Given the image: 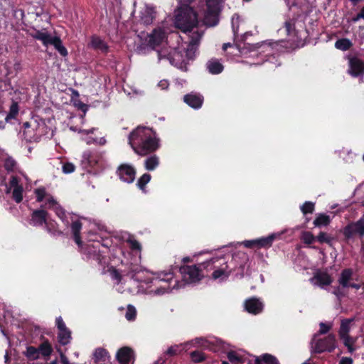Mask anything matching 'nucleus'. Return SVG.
Listing matches in <instances>:
<instances>
[{"mask_svg":"<svg viewBox=\"0 0 364 364\" xmlns=\"http://www.w3.org/2000/svg\"><path fill=\"white\" fill-rule=\"evenodd\" d=\"M47 209L53 211L65 225H68V218H71V230L74 240L78 245L80 251L86 256L87 259L95 260L99 264H105L106 263V259L103 255L105 252L100 250V247L102 246L103 249H107V245L101 242L103 237L95 232V228L88 232L87 243L84 247L80 237V232L82 228L81 223L77 220H73L71 214L66 213L58 202L53 196L48 195Z\"/></svg>","mask_w":364,"mask_h":364,"instance_id":"obj_1","label":"nucleus"},{"mask_svg":"<svg viewBox=\"0 0 364 364\" xmlns=\"http://www.w3.org/2000/svg\"><path fill=\"white\" fill-rule=\"evenodd\" d=\"M117 173L122 181L131 183L135 179L136 171L132 165L123 164L117 168Z\"/></svg>","mask_w":364,"mask_h":364,"instance_id":"obj_14","label":"nucleus"},{"mask_svg":"<svg viewBox=\"0 0 364 364\" xmlns=\"http://www.w3.org/2000/svg\"><path fill=\"white\" fill-rule=\"evenodd\" d=\"M284 232L285 230H283L282 232L272 233L267 237L257 238L258 248L271 247L273 242L277 239H279Z\"/></svg>","mask_w":364,"mask_h":364,"instance_id":"obj_28","label":"nucleus"},{"mask_svg":"<svg viewBox=\"0 0 364 364\" xmlns=\"http://www.w3.org/2000/svg\"><path fill=\"white\" fill-rule=\"evenodd\" d=\"M166 38V32L161 28H156L148 36V45L152 48H155L160 45Z\"/></svg>","mask_w":364,"mask_h":364,"instance_id":"obj_20","label":"nucleus"},{"mask_svg":"<svg viewBox=\"0 0 364 364\" xmlns=\"http://www.w3.org/2000/svg\"><path fill=\"white\" fill-rule=\"evenodd\" d=\"M336 347V337L329 334L323 339L316 340L315 338L311 343V348L313 353H320L324 351H333Z\"/></svg>","mask_w":364,"mask_h":364,"instance_id":"obj_11","label":"nucleus"},{"mask_svg":"<svg viewBox=\"0 0 364 364\" xmlns=\"http://www.w3.org/2000/svg\"><path fill=\"white\" fill-rule=\"evenodd\" d=\"M89 46L93 49L101 50L102 52H107L108 49L107 44L100 37L96 36L91 37Z\"/></svg>","mask_w":364,"mask_h":364,"instance_id":"obj_31","label":"nucleus"},{"mask_svg":"<svg viewBox=\"0 0 364 364\" xmlns=\"http://www.w3.org/2000/svg\"><path fill=\"white\" fill-rule=\"evenodd\" d=\"M96 364H109V355L106 350L97 348L93 353Z\"/></svg>","mask_w":364,"mask_h":364,"instance_id":"obj_30","label":"nucleus"},{"mask_svg":"<svg viewBox=\"0 0 364 364\" xmlns=\"http://www.w3.org/2000/svg\"><path fill=\"white\" fill-rule=\"evenodd\" d=\"M349 73L353 77H358L364 74V63L357 58H352L349 61Z\"/></svg>","mask_w":364,"mask_h":364,"instance_id":"obj_24","label":"nucleus"},{"mask_svg":"<svg viewBox=\"0 0 364 364\" xmlns=\"http://www.w3.org/2000/svg\"><path fill=\"white\" fill-rule=\"evenodd\" d=\"M188 350V348L186 347V346H185L184 343H181L180 345H176V346H171L170 348H168L166 353L169 355H174L179 353L182 350Z\"/></svg>","mask_w":364,"mask_h":364,"instance_id":"obj_41","label":"nucleus"},{"mask_svg":"<svg viewBox=\"0 0 364 364\" xmlns=\"http://www.w3.org/2000/svg\"><path fill=\"white\" fill-rule=\"evenodd\" d=\"M320 329H319V333L320 334H325L332 327L331 323H320Z\"/></svg>","mask_w":364,"mask_h":364,"instance_id":"obj_57","label":"nucleus"},{"mask_svg":"<svg viewBox=\"0 0 364 364\" xmlns=\"http://www.w3.org/2000/svg\"><path fill=\"white\" fill-rule=\"evenodd\" d=\"M38 118L39 115H32L30 121L23 123V127L24 129L23 131V134L26 140H30L32 137L31 131L29 130L30 128L32 131L39 128L40 124L38 122Z\"/></svg>","mask_w":364,"mask_h":364,"instance_id":"obj_23","label":"nucleus"},{"mask_svg":"<svg viewBox=\"0 0 364 364\" xmlns=\"http://www.w3.org/2000/svg\"><path fill=\"white\" fill-rule=\"evenodd\" d=\"M256 356L247 355L241 352L232 351L228 354V358L232 364H247L248 360L254 364V358Z\"/></svg>","mask_w":364,"mask_h":364,"instance_id":"obj_18","label":"nucleus"},{"mask_svg":"<svg viewBox=\"0 0 364 364\" xmlns=\"http://www.w3.org/2000/svg\"><path fill=\"white\" fill-rule=\"evenodd\" d=\"M55 325L58 330V342L63 346L68 344L71 340V331L67 328L61 316L56 318Z\"/></svg>","mask_w":364,"mask_h":364,"instance_id":"obj_13","label":"nucleus"},{"mask_svg":"<svg viewBox=\"0 0 364 364\" xmlns=\"http://www.w3.org/2000/svg\"><path fill=\"white\" fill-rule=\"evenodd\" d=\"M199 14L190 7L188 4L178 8L175 11L174 24L181 31L191 32L198 25Z\"/></svg>","mask_w":364,"mask_h":364,"instance_id":"obj_7","label":"nucleus"},{"mask_svg":"<svg viewBox=\"0 0 364 364\" xmlns=\"http://www.w3.org/2000/svg\"><path fill=\"white\" fill-rule=\"evenodd\" d=\"M103 164L104 159L102 153L90 151H85L82 153L80 166L88 172L101 168Z\"/></svg>","mask_w":364,"mask_h":364,"instance_id":"obj_9","label":"nucleus"},{"mask_svg":"<svg viewBox=\"0 0 364 364\" xmlns=\"http://www.w3.org/2000/svg\"><path fill=\"white\" fill-rule=\"evenodd\" d=\"M184 102L190 107L198 109L202 106L203 97L198 94H188L184 96Z\"/></svg>","mask_w":364,"mask_h":364,"instance_id":"obj_29","label":"nucleus"},{"mask_svg":"<svg viewBox=\"0 0 364 364\" xmlns=\"http://www.w3.org/2000/svg\"><path fill=\"white\" fill-rule=\"evenodd\" d=\"M58 351L60 353L62 363L63 364H71L70 363V361L68 360V359L67 358V357L62 353V351H60V350H58Z\"/></svg>","mask_w":364,"mask_h":364,"instance_id":"obj_62","label":"nucleus"},{"mask_svg":"<svg viewBox=\"0 0 364 364\" xmlns=\"http://www.w3.org/2000/svg\"><path fill=\"white\" fill-rule=\"evenodd\" d=\"M4 166L8 171H14L16 166V161L11 156H8L4 160Z\"/></svg>","mask_w":364,"mask_h":364,"instance_id":"obj_44","label":"nucleus"},{"mask_svg":"<svg viewBox=\"0 0 364 364\" xmlns=\"http://www.w3.org/2000/svg\"><path fill=\"white\" fill-rule=\"evenodd\" d=\"M351 42L347 38L339 39L335 43V47L337 49L343 51L348 50L351 47Z\"/></svg>","mask_w":364,"mask_h":364,"instance_id":"obj_40","label":"nucleus"},{"mask_svg":"<svg viewBox=\"0 0 364 364\" xmlns=\"http://www.w3.org/2000/svg\"><path fill=\"white\" fill-rule=\"evenodd\" d=\"M206 340L203 339V338H196L192 341L184 343V345L186 346L188 350L189 348L195 346L206 347Z\"/></svg>","mask_w":364,"mask_h":364,"instance_id":"obj_38","label":"nucleus"},{"mask_svg":"<svg viewBox=\"0 0 364 364\" xmlns=\"http://www.w3.org/2000/svg\"><path fill=\"white\" fill-rule=\"evenodd\" d=\"M301 238H302L303 241L306 244H311L316 240L315 237L310 232H303Z\"/></svg>","mask_w":364,"mask_h":364,"instance_id":"obj_51","label":"nucleus"},{"mask_svg":"<svg viewBox=\"0 0 364 364\" xmlns=\"http://www.w3.org/2000/svg\"><path fill=\"white\" fill-rule=\"evenodd\" d=\"M316 239L321 243L326 242L329 245L331 244V242L333 240V238L331 236H329L328 235L323 232H321L319 235L317 236Z\"/></svg>","mask_w":364,"mask_h":364,"instance_id":"obj_48","label":"nucleus"},{"mask_svg":"<svg viewBox=\"0 0 364 364\" xmlns=\"http://www.w3.org/2000/svg\"><path fill=\"white\" fill-rule=\"evenodd\" d=\"M110 274L113 279H115L117 281V284H122L123 282L122 278L119 274V272L116 270L115 269H112L110 270Z\"/></svg>","mask_w":364,"mask_h":364,"instance_id":"obj_56","label":"nucleus"},{"mask_svg":"<svg viewBox=\"0 0 364 364\" xmlns=\"http://www.w3.org/2000/svg\"><path fill=\"white\" fill-rule=\"evenodd\" d=\"M247 261V256L245 253L218 255L207 260L204 267L207 271L212 272L213 280L222 282L227 280L232 272L242 274Z\"/></svg>","mask_w":364,"mask_h":364,"instance_id":"obj_2","label":"nucleus"},{"mask_svg":"<svg viewBox=\"0 0 364 364\" xmlns=\"http://www.w3.org/2000/svg\"><path fill=\"white\" fill-rule=\"evenodd\" d=\"M331 222L330 216L326 214H318L314 221L316 227L327 226Z\"/></svg>","mask_w":364,"mask_h":364,"instance_id":"obj_37","label":"nucleus"},{"mask_svg":"<svg viewBox=\"0 0 364 364\" xmlns=\"http://www.w3.org/2000/svg\"><path fill=\"white\" fill-rule=\"evenodd\" d=\"M128 142L133 151L141 156L154 152L161 146V139L157 133L144 126L135 128L129 134Z\"/></svg>","mask_w":364,"mask_h":364,"instance_id":"obj_3","label":"nucleus"},{"mask_svg":"<svg viewBox=\"0 0 364 364\" xmlns=\"http://www.w3.org/2000/svg\"><path fill=\"white\" fill-rule=\"evenodd\" d=\"M151 272L137 264H131L123 276L122 284H117L116 289L121 293L127 291L132 294H144L146 286L151 281Z\"/></svg>","mask_w":364,"mask_h":364,"instance_id":"obj_4","label":"nucleus"},{"mask_svg":"<svg viewBox=\"0 0 364 364\" xmlns=\"http://www.w3.org/2000/svg\"><path fill=\"white\" fill-rule=\"evenodd\" d=\"M23 354L29 360H37L40 355L46 357V341H42L38 348L28 346Z\"/></svg>","mask_w":364,"mask_h":364,"instance_id":"obj_16","label":"nucleus"},{"mask_svg":"<svg viewBox=\"0 0 364 364\" xmlns=\"http://www.w3.org/2000/svg\"><path fill=\"white\" fill-rule=\"evenodd\" d=\"M221 9L220 0H206L205 9L203 11L202 21L208 26H215L219 21L218 16Z\"/></svg>","mask_w":364,"mask_h":364,"instance_id":"obj_8","label":"nucleus"},{"mask_svg":"<svg viewBox=\"0 0 364 364\" xmlns=\"http://www.w3.org/2000/svg\"><path fill=\"white\" fill-rule=\"evenodd\" d=\"M151 282H149V284H154L156 288L151 289V287L148 284L146 286V291L144 294L154 296H161L170 293L173 289H178L182 287L176 280L174 281V285L171 286V282L173 280V274L171 271L151 272Z\"/></svg>","mask_w":364,"mask_h":364,"instance_id":"obj_6","label":"nucleus"},{"mask_svg":"<svg viewBox=\"0 0 364 364\" xmlns=\"http://www.w3.org/2000/svg\"><path fill=\"white\" fill-rule=\"evenodd\" d=\"M208 71L213 75L220 73L223 70V65L216 59L210 60L206 64Z\"/></svg>","mask_w":364,"mask_h":364,"instance_id":"obj_32","label":"nucleus"},{"mask_svg":"<svg viewBox=\"0 0 364 364\" xmlns=\"http://www.w3.org/2000/svg\"><path fill=\"white\" fill-rule=\"evenodd\" d=\"M85 122V115H70L68 121V125L70 129L74 132H85L81 129L80 124H82ZM93 129L90 131H86L87 134L92 132Z\"/></svg>","mask_w":364,"mask_h":364,"instance_id":"obj_25","label":"nucleus"},{"mask_svg":"<svg viewBox=\"0 0 364 364\" xmlns=\"http://www.w3.org/2000/svg\"><path fill=\"white\" fill-rule=\"evenodd\" d=\"M63 172L65 174H69L75 171V166L73 163L66 162L62 166Z\"/></svg>","mask_w":364,"mask_h":364,"instance_id":"obj_50","label":"nucleus"},{"mask_svg":"<svg viewBox=\"0 0 364 364\" xmlns=\"http://www.w3.org/2000/svg\"><path fill=\"white\" fill-rule=\"evenodd\" d=\"M47 45L53 46L62 56H66L68 55L67 49L63 46L58 36H53L47 33Z\"/></svg>","mask_w":364,"mask_h":364,"instance_id":"obj_27","label":"nucleus"},{"mask_svg":"<svg viewBox=\"0 0 364 364\" xmlns=\"http://www.w3.org/2000/svg\"><path fill=\"white\" fill-rule=\"evenodd\" d=\"M244 307L249 314L256 315L262 311L264 304L259 299L252 297L245 301Z\"/></svg>","mask_w":364,"mask_h":364,"instance_id":"obj_17","label":"nucleus"},{"mask_svg":"<svg viewBox=\"0 0 364 364\" xmlns=\"http://www.w3.org/2000/svg\"><path fill=\"white\" fill-rule=\"evenodd\" d=\"M159 165V158L156 155H151L144 161V166L148 171L154 170Z\"/></svg>","mask_w":364,"mask_h":364,"instance_id":"obj_35","label":"nucleus"},{"mask_svg":"<svg viewBox=\"0 0 364 364\" xmlns=\"http://www.w3.org/2000/svg\"><path fill=\"white\" fill-rule=\"evenodd\" d=\"M136 316V308L134 306L129 304L127 306V311L125 313L126 319L129 321H132L135 320Z\"/></svg>","mask_w":364,"mask_h":364,"instance_id":"obj_43","label":"nucleus"},{"mask_svg":"<svg viewBox=\"0 0 364 364\" xmlns=\"http://www.w3.org/2000/svg\"><path fill=\"white\" fill-rule=\"evenodd\" d=\"M191 358L193 361L196 363H199L203 361L205 359L204 353L200 351H193L191 353Z\"/></svg>","mask_w":364,"mask_h":364,"instance_id":"obj_49","label":"nucleus"},{"mask_svg":"<svg viewBox=\"0 0 364 364\" xmlns=\"http://www.w3.org/2000/svg\"><path fill=\"white\" fill-rule=\"evenodd\" d=\"M203 33V30L197 28L191 33L190 42L184 52L176 49L172 50L167 57L171 64L186 71L188 62L194 58Z\"/></svg>","mask_w":364,"mask_h":364,"instance_id":"obj_5","label":"nucleus"},{"mask_svg":"<svg viewBox=\"0 0 364 364\" xmlns=\"http://www.w3.org/2000/svg\"><path fill=\"white\" fill-rule=\"evenodd\" d=\"M18 178L16 176H12L11 178V180H10V186L11 187H13L14 188H15V187H22L21 186H20L18 184Z\"/></svg>","mask_w":364,"mask_h":364,"instance_id":"obj_58","label":"nucleus"},{"mask_svg":"<svg viewBox=\"0 0 364 364\" xmlns=\"http://www.w3.org/2000/svg\"><path fill=\"white\" fill-rule=\"evenodd\" d=\"M343 234L347 238L353 237L354 235H358L360 237L364 236V218H360L357 222L351 223L343 230Z\"/></svg>","mask_w":364,"mask_h":364,"instance_id":"obj_15","label":"nucleus"},{"mask_svg":"<svg viewBox=\"0 0 364 364\" xmlns=\"http://www.w3.org/2000/svg\"><path fill=\"white\" fill-rule=\"evenodd\" d=\"M158 85L161 90H166L168 88L169 83L167 80H163L159 82Z\"/></svg>","mask_w":364,"mask_h":364,"instance_id":"obj_60","label":"nucleus"},{"mask_svg":"<svg viewBox=\"0 0 364 364\" xmlns=\"http://www.w3.org/2000/svg\"><path fill=\"white\" fill-rule=\"evenodd\" d=\"M123 239L132 250H135L139 253L141 252V245L132 235L125 233Z\"/></svg>","mask_w":364,"mask_h":364,"instance_id":"obj_33","label":"nucleus"},{"mask_svg":"<svg viewBox=\"0 0 364 364\" xmlns=\"http://www.w3.org/2000/svg\"><path fill=\"white\" fill-rule=\"evenodd\" d=\"M41 205V209H37L33 211L31 218L29 220V224L33 226H41L46 223V210Z\"/></svg>","mask_w":364,"mask_h":364,"instance_id":"obj_26","label":"nucleus"},{"mask_svg":"<svg viewBox=\"0 0 364 364\" xmlns=\"http://www.w3.org/2000/svg\"><path fill=\"white\" fill-rule=\"evenodd\" d=\"M36 38L40 41H41L42 43L46 46V33L43 32H38L36 36Z\"/></svg>","mask_w":364,"mask_h":364,"instance_id":"obj_59","label":"nucleus"},{"mask_svg":"<svg viewBox=\"0 0 364 364\" xmlns=\"http://www.w3.org/2000/svg\"><path fill=\"white\" fill-rule=\"evenodd\" d=\"M18 115H6V117L4 121L0 120V129L5 128V124L7 123L10 124H19V119L18 118Z\"/></svg>","mask_w":364,"mask_h":364,"instance_id":"obj_42","label":"nucleus"},{"mask_svg":"<svg viewBox=\"0 0 364 364\" xmlns=\"http://www.w3.org/2000/svg\"><path fill=\"white\" fill-rule=\"evenodd\" d=\"M95 139H96V138H93V137H91V136H86L84 139V140L85 141V142L87 144H95Z\"/></svg>","mask_w":364,"mask_h":364,"instance_id":"obj_64","label":"nucleus"},{"mask_svg":"<svg viewBox=\"0 0 364 364\" xmlns=\"http://www.w3.org/2000/svg\"><path fill=\"white\" fill-rule=\"evenodd\" d=\"M240 23V17L238 15L235 14L232 18V28L234 35L236 36L238 31Z\"/></svg>","mask_w":364,"mask_h":364,"instance_id":"obj_52","label":"nucleus"},{"mask_svg":"<svg viewBox=\"0 0 364 364\" xmlns=\"http://www.w3.org/2000/svg\"><path fill=\"white\" fill-rule=\"evenodd\" d=\"M259 359V364H261V362L263 361L266 364H279V360L277 358L268 353H264L260 357H257Z\"/></svg>","mask_w":364,"mask_h":364,"instance_id":"obj_39","label":"nucleus"},{"mask_svg":"<svg viewBox=\"0 0 364 364\" xmlns=\"http://www.w3.org/2000/svg\"><path fill=\"white\" fill-rule=\"evenodd\" d=\"M311 282L313 284L324 288L326 286H328L332 282L331 276L324 272H316L313 278H311Z\"/></svg>","mask_w":364,"mask_h":364,"instance_id":"obj_22","label":"nucleus"},{"mask_svg":"<svg viewBox=\"0 0 364 364\" xmlns=\"http://www.w3.org/2000/svg\"><path fill=\"white\" fill-rule=\"evenodd\" d=\"M95 141V144H97L104 145L106 143V139H105V137L96 138Z\"/></svg>","mask_w":364,"mask_h":364,"instance_id":"obj_63","label":"nucleus"},{"mask_svg":"<svg viewBox=\"0 0 364 364\" xmlns=\"http://www.w3.org/2000/svg\"><path fill=\"white\" fill-rule=\"evenodd\" d=\"M154 10L152 8L146 7L141 13V19L145 24H150L154 18Z\"/></svg>","mask_w":364,"mask_h":364,"instance_id":"obj_36","label":"nucleus"},{"mask_svg":"<svg viewBox=\"0 0 364 364\" xmlns=\"http://www.w3.org/2000/svg\"><path fill=\"white\" fill-rule=\"evenodd\" d=\"M339 364H353V360L348 357H343L341 359Z\"/></svg>","mask_w":364,"mask_h":364,"instance_id":"obj_61","label":"nucleus"},{"mask_svg":"<svg viewBox=\"0 0 364 364\" xmlns=\"http://www.w3.org/2000/svg\"><path fill=\"white\" fill-rule=\"evenodd\" d=\"M35 193L36 194V200L38 202H41L46 197V189L44 188H41L38 189H36L35 191Z\"/></svg>","mask_w":364,"mask_h":364,"instance_id":"obj_55","label":"nucleus"},{"mask_svg":"<svg viewBox=\"0 0 364 364\" xmlns=\"http://www.w3.org/2000/svg\"><path fill=\"white\" fill-rule=\"evenodd\" d=\"M353 274V271L350 269H344L341 274V277L338 279L339 284L343 287H349L350 286V280L351 279Z\"/></svg>","mask_w":364,"mask_h":364,"instance_id":"obj_34","label":"nucleus"},{"mask_svg":"<svg viewBox=\"0 0 364 364\" xmlns=\"http://www.w3.org/2000/svg\"><path fill=\"white\" fill-rule=\"evenodd\" d=\"M183 281L186 284H193L201 279V270L196 265H185L180 268Z\"/></svg>","mask_w":364,"mask_h":364,"instance_id":"obj_12","label":"nucleus"},{"mask_svg":"<svg viewBox=\"0 0 364 364\" xmlns=\"http://www.w3.org/2000/svg\"><path fill=\"white\" fill-rule=\"evenodd\" d=\"M73 105L78 110L82 111L84 113L88 110V105L77 100H75L73 101Z\"/></svg>","mask_w":364,"mask_h":364,"instance_id":"obj_53","label":"nucleus"},{"mask_svg":"<svg viewBox=\"0 0 364 364\" xmlns=\"http://www.w3.org/2000/svg\"><path fill=\"white\" fill-rule=\"evenodd\" d=\"M12 197L17 203H21L23 200V188L15 187L12 192Z\"/></svg>","mask_w":364,"mask_h":364,"instance_id":"obj_46","label":"nucleus"},{"mask_svg":"<svg viewBox=\"0 0 364 364\" xmlns=\"http://www.w3.org/2000/svg\"><path fill=\"white\" fill-rule=\"evenodd\" d=\"M301 210L303 214L311 213L314 210V203L306 201L301 206Z\"/></svg>","mask_w":364,"mask_h":364,"instance_id":"obj_47","label":"nucleus"},{"mask_svg":"<svg viewBox=\"0 0 364 364\" xmlns=\"http://www.w3.org/2000/svg\"><path fill=\"white\" fill-rule=\"evenodd\" d=\"M18 102L14 99L4 100L0 104V114H18Z\"/></svg>","mask_w":364,"mask_h":364,"instance_id":"obj_21","label":"nucleus"},{"mask_svg":"<svg viewBox=\"0 0 364 364\" xmlns=\"http://www.w3.org/2000/svg\"><path fill=\"white\" fill-rule=\"evenodd\" d=\"M353 321L354 318H346L342 320L338 331L340 339L343 341L344 346L348 348V352L350 353H353L355 350L354 344L356 340L349 336Z\"/></svg>","mask_w":364,"mask_h":364,"instance_id":"obj_10","label":"nucleus"},{"mask_svg":"<svg viewBox=\"0 0 364 364\" xmlns=\"http://www.w3.org/2000/svg\"><path fill=\"white\" fill-rule=\"evenodd\" d=\"M117 359L120 364H132L134 360V353L129 347L121 348L117 353Z\"/></svg>","mask_w":364,"mask_h":364,"instance_id":"obj_19","label":"nucleus"},{"mask_svg":"<svg viewBox=\"0 0 364 364\" xmlns=\"http://www.w3.org/2000/svg\"><path fill=\"white\" fill-rule=\"evenodd\" d=\"M241 244L247 248L258 247L257 239L244 240Z\"/></svg>","mask_w":364,"mask_h":364,"instance_id":"obj_54","label":"nucleus"},{"mask_svg":"<svg viewBox=\"0 0 364 364\" xmlns=\"http://www.w3.org/2000/svg\"><path fill=\"white\" fill-rule=\"evenodd\" d=\"M150 180L151 175L149 173H144L139 178L137 181V186L139 188L144 191L145 186L150 181Z\"/></svg>","mask_w":364,"mask_h":364,"instance_id":"obj_45","label":"nucleus"}]
</instances>
